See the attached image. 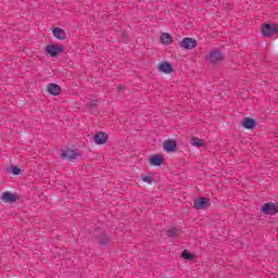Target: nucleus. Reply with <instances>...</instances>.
Returning a JSON list of instances; mask_svg holds the SVG:
<instances>
[{
	"mask_svg": "<svg viewBox=\"0 0 278 278\" xmlns=\"http://www.w3.org/2000/svg\"><path fill=\"white\" fill-rule=\"evenodd\" d=\"M160 73H164L165 75H170L173 73V64L168 61H164L157 65Z\"/></svg>",
	"mask_w": 278,
	"mask_h": 278,
	"instance_id": "13",
	"label": "nucleus"
},
{
	"mask_svg": "<svg viewBox=\"0 0 278 278\" xmlns=\"http://www.w3.org/2000/svg\"><path fill=\"white\" fill-rule=\"evenodd\" d=\"M163 149L166 153H175L177 151V140L167 139L163 142Z\"/></svg>",
	"mask_w": 278,
	"mask_h": 278,
	"instance_id": "7",
	"label": "nucleus"
},
{
	"mask_svg": "<svg viewBox=\"0 0 278 278\" xmlns=\"http://www.w3.org/2000/svg\"><path fill=\"white\" fill-rule=\"evenodd\" d=\"M181 49L192 50L197 47V39L186 37L180 41Z\"/></svg>",
	"mask_w": 278,
	"mask_h": 278,
	"instance_id": "8",
	"label": "nucleus"
},
{
	"mask_svg": "<svg viewBox=\"0 0 278 278\" xmlns=\"http://www.w3.org/2000/svg\"><path fill=\"white\" fill-rule=\"evenodd\" d=\"M43 51L49 58H58L64 52V46L60 43H50L43 48Z\"/></svg>",
	"mask_w": 278,
	"mask_h": 278,
	"instance_id": "3",
	"label": "nucleus"
},
{
	"mask_svg": "<svg viewBox=\"0 0 278 278\" xmlns=\"http://www.w3.org/2000/svg\"><path fill=\"white\" fill-rule=\"evenodd\" d=\"M241 125L243 129H255V127H257V121L251 117H243Z\"/></svg>",
	"mask_w": 278,
	"mask_h": 278,
	"instance_id": "12",
	"label": "nucleus"
},
{
	"mask_svg": "<svg viewBox=\"0 0 278 278\" xmlns=\"http://www.w3.org/2000/svg\"><path fill=\"white\" fill-rule=\"evenodd\" d=\"M180 257L182 260H187L188 262H192V260H194V254H192L190 251L188 250H184L180 254Z\"/></svg>",
	"mask_w": 278,
	"mask_h": 278,
	"instance_id": "20",
	"label": "nucleus"
},
{
	"mask_svg": "<svg viewBox=\"0 0 278 278\" xmlns=\"http://www.w3.org/2000/svg\"><path fill=\"white\" fill-rule=\"evenodd\" d=\"M47 92H49L52 97H58L62 92V87L55 83H50L47 85Z\"/></svg>",
	"mask_w": 278,
	"mask_h": 278,
	"instance_id": "11",
	"label": "nucleus"
},
{
	"mask_svg": "<svg viewBox=\"0 0 278 278\" xmlns=\"http://www.w3.org/2000/svg\"><path fill=\"white\" fill-rule=\"evenodd\" d=\"M91 235L98 247H101V249H108V247L114 242V235L108 233L105 230L96 229Z\"/></svg>",
	"mask_w": 278,
	"mask_h": 278,
	"instance_id": "1",
	"label": "nucleus"
},
{
	"mask_svg": "<svg viewBox=\"0 0 278 278\" xmlns=\"http://www.w3.org/2000/svg\"><path fill=\"white\" fill-rule=\"evenodd\" d=\"M93 141L96 144H105L108 142V134L99 131L93 136Z\"/></svg>",
	"mask_w": 278,
	"mask_h": 278,
	"instance_id": "15",
	"label": "nucleus"
},
{
	"mask_svg": "<svg viewBox=\"0 0 278 278\" xmlns=\"http://www.w3.org/2000/svg\"><path fill=\"white\" fill-rule=\"evenodd\" d=\"M24 169H21V167L14 165V164H11L10 167H7L5 168V172L9 174V175H15V176H18L21 175V173H23Z\"/></svg>",
	"mask_w": 278,
	"mask_h": 278,
	"instance_id": "17",
	"label": "nucleus"
},
{
	"mask_svg": "<svg viewBox=\"0 0 278 278\" xmlns=\"http://www.w3.org/2000/svg\"><path fill=\"white\" fill-rule=\"evenodd\" d=\"M83 153L79 151V149H71L65 148L61 149V157L62 160H66L67 162H73V160H77V157H81Z\"/></svg>",
	"mask_w": 278,
	"mask_h": 278,
	"instance_id": "4",
	"label": "nucleus"
},
{
	"mask_svg": "<svg viewBox=\"0 0 278 278\" xmlns=\"http://www.w3.org/2000/svg\"><path fill=\"white\" fill-rule=\"evenodd\" d=\"M179 233H181V229H179L177 227H173L172 229L165 230V236L167 238H177V236H179Z\"/></svg>",
	"mask_w": 278,
	"mask_h": 278,
	"instance_id": "19",
	"label": "nucleus"
},
{
	"mask_svg": "<svg viewBox=\"0 0 278 278\" xmlns=\"http://www.w3.org/2000/svg\"><path fill=\"white\" fill-rule=\"evenodd\" d=\"M148 160L150 166H162L164 164V155L162 154H152Z\"/></svg>",
	"mask_w": 278,
	"mask_h": 278,
	"instance_id": "10",
	"label": "nucleus"
},
{
	"mask_svg": "<svg viewBox=\"0 0 278 278\" xmlns=\"http://www.w3.org/2000/svg\"><path fill=\"white\" fill-rule=\"evenodd\" d=\"M261 214L265 216H277L278 202H266L261 206Z\"/></svg>",
	"mask_w": 278,
	"mask_h": 278,
	"instance_id": "5",
	"label": "nucleus"
},
{
	"mask_svg": "<svg viewBox=\"0 0 278 278\" xmlns=\"http://www.w3.org/2000/svg\"><path fill=\"white\" fill-rule=\"evenodd\" d=\"M87 108L89 110H94L96 108H99V100H91L87 102Z\"/></svg>",
	"mask_w": 278,
	"mask_h": 278,
	"instance_id": "21",
	"label": "nucleus"
},
{
	"mask_svg": "<svg viewBox=\"0 0 278 278\" xmlns=\"http://www.w3.org/2000/svg\"><path fill=\"white\" fill-rule=\"evenodd\" d=\"M194 210H210L212 207V200L205 197H199L193 201Z\"/></svg>",
	"mask_w": 278,
	"mask_h": 278,
	"instance_id": "6",
	"label": "nucleus"
},
{
	"mask_svg": "<svg viewBox=\"0 0 278 278\" xmlns=\"http://www.w3.org/2000/svg\"><path fill=\"white\" fill-rule=\"evenodd\" d=\"M142 181H144V184H153V177L152 176H141Z\"/></svg>",
	"mask_w": 278,
	"mask_h": 278,
	"instance_id": "22",
	"label": "nucleus"
},
{
	"mask_svg": "<svg viewBox=\"0 0 278 278\" xmlns=\"http://www.w3.org/2000/svg\"><path fill=\"white\" fill-rule=\"evenodd\" d=\"M161 43L165 47H168V45H173V35L168 33H163L160 37Z\"/></svg>",
	"mask_w": 278,
	"mask_h": 278,
	"instance_id": "16",
	"label": "nucleus"
},
{
	"mask_svg": "<svg viewBox=\"0 0 278 278\" xmlns=\"http://www.w3.org/2000/svg\"><path fill=\"white\" fill-rule=\"evenodd\" d=\"M123 38H127V34L124 33V34H123Z\"/></svg>",
	"mask_w": 278,
	"mask_h": 278,
	"instance_id": "24",
	"label": "nucleus"
},
{
	"mask_svg": "<svg viewBox=\"0 0 278 278\" xmlns=\"http://www.w3.org/2000/svg\"><path fill=\"white\" fill-rule=\"evenodd\" d=\"M1 201H3V203H16V201H18V195L12 193V191H4L2 192Z\"/></svg>",
	"mask_w": 278,
	"mask_h": 278,
	"instance_id": "9",
	"label": "nucleus"
},
{
	"mask_svg": "<svg viewBox=\"0 0 278 278\" xmlns=\"http://www.w3.org/2000/svg\"><path fill=\"white\" fill-rule=\"evenodd\" d=\"M190 144H191V147H197V149H201V147H205V141L198 137H192L190 139Z\"/></svg>",
	"mask_w": 278,
	"mask_h": 278,
	"instance_id": "18",
	"label": "nucleus"
},
{
	"mask_svg": "<svg viewBox=\"0 0 278 278\" xmlns=\"http://www.w3.org/2000/svg\"><path fill=\"white\" fill-rule=\"evenodd\" d=\"M117 90H123V85H118Z\"/></svg>",
	"mask_w": 278,
	"mask_h": 278,
	"instance_id": "23",
	"label": "nucleus"
},
{
	"mask_svg": "<svg viewBox=\"0 0 278 278\" xmlns=\"http://www.w3.org/2000/svg\"><path fill=\"white\" fill-rule=\"evenodd\" d=\"M206 62H210L213 66H218L220 62H225V54L219 49L211 50L205 56Z\"/></svg>",
	"mask_w": 278,
	"mask_h": 278,
	"instance_id": "2",
	"label": "nucleus"
},
{
	"mask_svg": "<svg viewBox=\"0 0 278 278\" xmlns=\"http://www.w3.org/2000/svg\"><path fill=\"white\" fill-rule=\"evenodd\" d=\"M52 35L56 40H66V30L60 27L51 28Z\"/></svg>",
	"mask_w": 278,
	"mask_h": 278,
	"instance_id": "14",
	"label": "nucleus"
}]
</instances>
